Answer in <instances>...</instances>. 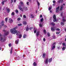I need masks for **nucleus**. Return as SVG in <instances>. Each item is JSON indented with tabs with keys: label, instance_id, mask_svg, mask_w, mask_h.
<instances>
[{
	"label": "nucleus",
	"instance_id": "nucleus-1",
	"mask_svg": "<svg viewBox=\"0 0 66 66\" xmlns=\"http://www.w3.org/2000/svg\"><path fill=\"white\" fill-rule=\"evenodd\" d=\"M17 28V27H15L10 30V32L12 33L13 34H16L17 35H18L19 34V32L18 31V30H16V29Z\"/></svg>",
	"mask_w": 66,
	"mask_h": 66
},
{
	"label": "nucleus",
	"instance_id": "nucleus-2",
	"mask_svg": "<svg viewBox=\"0 0 66 66\" xmlns=\"http://www.w3.org/2000/svg\"><path fill=\"white\" fill-rule=\"evenodd\" d=\"M0 40L1 42H4L6 40V38L4 37H2V36L1 34H0Z\"/></svg>",
	"mask_w": 66,
	"mask_h": 66
},
{
	"label": "nucleus",
	"instance_id": "nucleus-3",
	"mask_svg": "<svg viewBox=\"0 0 66 66\" xmlns=\"http://www.w3.org/2000/svg\"><path fill=\"white\" fill-rule=\"evenodd\" d=\"M52 48V50H53V49H54L55 48V43H54L51 47Z\"/></svg>",
	"mask_w": 66,
	"mask_h": 66
},
{
	"label": "nucleus",
	"instance_id": "nucleus-4",
	"mask_svg": "<svg viewBox=\"0 0 66 66\" xmlns=\"http://www.w3.org/2000/svg\"><path fill=\"white\" fill-rule=\"evenodd\" d=\"M3 31L4 32H5V35H7L9 34V31H7L5 30L4 29L3 30Z\"/></svg>",
	"mask_w": 66,
	"mask_h": 66
},
{
	"label": "nucleus",
	"instance_id": "nucleus-5",
	"mask_svg": "<svg viewBox=\"0 0 66 66\" xmlns=\"http://www.w3.org/2000/svg\"><path fill=\"white\" fill-rule=\"evenodd\" d=\"M53 18L54 19L53 21L54 22H55L56 21V16L55 15H54L53 16Z\"/></svg>",
	"mask_w": 66,
	"mask_h": 66
},
{
	"label": "nucleus",
	"instance_id": "nucleus-6",
	"mask_svg": "<svg viewBox=\"0 0 66 66\" xmlns=\"http://www.w3.org/2000/svg\"><path fill=\"white\" fill-rule=\"evenodd\" d=\"M60 7L59 6H58V7H57L56 9V12L57 13H59V8Z\"/></svg>",
	"mask_w": 66,
	"mask_h": 66
},
{
	"label": "nucleus",
	"instance_id": "nucleus-7",
	"mask_svg": "<svg viewBox=\"0 0 66 66\" xmlns=\"http://www.w3.org/2000/svg\"><path fill=\"white\" fill-rule=\"evenodd\" d=\"M21 6H20V5H19V9L22 12H23V9L21 8Z\"/></svg>",
	"mask_w": 66,
	"mask_h": 66
},
{
	"label": "nucleus",
	"instance_id": "nucleus-8",
	"mask_svg": "<svg viewBox=\"0 0 66 66\" xmlns=\"http://www.w3.org/2000/svg\"><path fill=\"white\" fill-rule=\"evenodd\" d=\"M9 20L10 23H12V22H13V20L11 18L9 19Z\"/></svg>",
	"mask_w": 66,
	"mask_h": 66
},
{
	"label": "nucleus",
	"instance_id": "nucleus-9",
	"mask_svg": "<svg viewBox=\"0 0 66 66\" xmlns=\"http://www.w3.org/2000/svg\"><path fill=\"white\" fill-rule=\"evenodd\" d=\"M51 29L52 31H55V27H53L51 28Z\"/></svg>",
	"mask_w": 66,
	"mask_h": 66
},
{
	"label": "nucleus",
	"instance_id": "nucleus-10",
	"mask_svg": "<svg viewBox=\"0 0 66 66\" xmlns=\"http://www.w3.org/2000/svg\"><path fill=\"white\" fill-rule=\"evenodd\" d=\"M45 63L47 64L48 63V59L47 58L45 59Z\"/></svg>",
	"mask_w": 66,
	"mask_h": 66
},
{
	"label": "nucleus",
	"instance_id": "nucleus-11",
	"mask_svg": "<svg viewBox=\"0 0 66 66\" xmlns=\"http://www.w3.org/2000/svg\"><path fill=\"white\" fill-rule=\"evenodd\" d=\"M20 4H21V6H23V5H24V4H23V3L22 2H20Z\"/></svg>",
	"mask_w": 66,
	"mask_h": 66
},
{
	"label": "nucleus",
	"instance_id": "nucleus-12",
	"mask_svg": "<svg viewBox=\"0 0 66 66\" xmlns=\"http://www.w3.org/2000/svg\"><path fill=\"white\" fill-rule=\"evenodd\" d=\"M23 24L25 26H26V24H27V22H26V21H23Z\"/></svg>",
	"mask_w": 66,
	"mask_h": 66
},
{
	"label": "nucleus",
	"instance_id": "nucleus-13",
	"mask_svg": "<svg viewBox=\"0 0 66 66\" xmlns=\"http://www.w3.org/2000/svg\"><path fill=\"white\" fill-rule=\"evenodd\" d=\"M39 31H38L36 33V35L37 36L38 35H39Z\"/></svg>",
	"mask_w": 66,
	"mask_h": 66
},
{
	"label": "nucleus",
	"instance_id": "nucleus-14",
	"mask_svg": "<svg viewBox=\"0 0 66 66\" xmlns=\"http://www.w3.org/2000/svg\"><path fill=\"white\" fill-rule=\"evenodd\" d=\"M52 58H51V59H48V62L49 63H51L52 61Z\"/></svg>",
	"mask_w": 66,
	"mask_h": 66
},
{
	"label": "nucleus",
	"instance_id": "nucleus-15",
	"mask_svg": "<svg viewBox=\"0 0 66 66\" xmlns=\"http://www.w3.org/2000/svg\"><path fill=\"white\" fill-rule=\"evenodd\" d=\"M34 33H35V34L36 33V31L37 30V29H36L35 28H34Z\"/></svg>",
	"mask_w": 66,
	"mask_h": 66
},
{
	"label": "nucleus",
	"instance_id": "nucleus-16",
	"mask_svg": "<svg viewBox=\"0 0 66 66\" xmlns=\"http://www.w3.org/2000/svg\"><path fill=\"white\" fill-rule=\"evenodd\" d=\"M50 24H51L52 26H55V23L54 22H52L50 23Z\"/></svg>",
	"mask_w": 66,
	"mask_h": 66
},
{
	"label": "nucleus",
	"instance_id": "nucleus-17",
	"mask_svg": "<svg viewBox=\"0 0 66 66\" xmlns=\"http://www.w3.org/2000/svg\"><path fill=\"white\" fill-rule=\"evenodd\" d=\"M30 17L31 18H33L34 17V16L32 14H31L30 16Z\"/></svg>",
	"mask_w": 66,
	"mask_h": 66
},
{
	"label": "nucleus",
	"instance_id": "nucleus-18",
	"mask_svg": "<svg viewBox=\"0 0 66 66\" xmlns=\"http://www.w3.org/2000/svg\"><path fill=\"white\" fill-rule=\"evenodd\" d=\"M18 40H19V39H18V40L17 41H15V43L16 44H18V42H19V41H18Z\"/></svg>",
	"mask_w": 66,
	"mask_h": 66
},
{
	"label": "nucleus",
	"instance_id": "nucleus-19",
	"mask_svg": "<svg viewBox=\"0 0 66 66\" xmlns=\"http://www.w3.org/2000/svg\"><path fill=\"white\" fill-rule=\"evenodd\" d=\"M65 23L64 22H62L61 23V25H62V26H64V25Z\"/></svg>",
	"mask_w": 66,
	"mask_h": 66
},
{
	"label": "nucleus",
	"instance_id": "nucleus-20",
	"mask_svg": "<svg viewBox=\"0 0 66 66\" xmlns=\"http://www.w3.org/2000/svg\"><path fill=\"white\" fill-rule=\"evenodd\" d=\"M4 21H3L1 23V25L2 26H3L4 25Z\"/></svg>",
	"mask_w": 66,
	"mask_h": 66
},
{
	"label": "nucleus",
	"instance_id": "nucleus-21",
	"mask_svg": "<svg viewBox=\"0 0 66 66\" xmlns=\"http://www.w3.org/2000/svg\"><path fill=\"white\" fill-rule=\"evenodd\" d=\"M63 9V5H62L61 7V8L60 9V11H62Z\"/></svg>",
	"mask_w": 66,
	"mask_h": 66
},
{
	"label": "nucleus",
	"instance_id": "nucleus-22",
	"mask_svg": "<svg viewBox=\"0 0 66 66\" xmlns=\"http://www.w3.org/2000/svg\"><path fill=\"white\" fill-rule=\"evenodd\" d=\"M63 19L62 20V21H63V22H66V19H65L64 18V17H63Z\"/></svg>",
	"mask_w": 66,
	"mask_h": 66
},
{
	"label": "nucleus",
	"instance_id": "nucleus-23",
	"mask_svg": "<svg viewBox=\"0 0 66 66\" xmlns=\"http://www.w3.org/2000/svg\"><path fill=\"white\" fill-rule=\"evenodd\" d=\"M13 51V48H11L10 51V53L11 54H12V51Z\"/></svg>",
	"mask_w": 66,
	"mask_h": 66
},
{
	"label": "nucleus",
	"instance_id": "nucleus-24",
	"mask_svg": "<svg viewBox=\"0 0 66 66\" xmlns=\"http://www.w3.org/2000/svg\"><path fill=\"white\" fill-rule=\"evenodd\" d=\"M26 37H27V36H26V35L25 34H24L23 38H26Z\"/></svg>",
	"mask_w": 66,
	"mask_h": 66
},
{
	"label": "nucleus",
	"instance_id": "nucleus-25",
	"mask_svg": "<svg viewBox=\"0 0 66 66\" xmlns=\"http://www.w3.org/2000/svg\"><path fill=\"white\" fill-rule=\"evenodd\" d=\"M33 65L34 66H36V63H35V62H34L33 64Z\"/></svg>",
	"mask_w": 66,
	"mask_h": 66
},
{
	"label": "nucleus",
	"instance_id": "nucleus-26",
	"mask_svg": "<svg viewBox=\"0 0 66 66\" xmlns=\"http://www.w3.org/2000/svg\"><path fill=\"white\" fill-rule=\"evenodd\" d=\"M62 49V50L63 51H64V50H65V49H66V48L65 47H63Z\"/></svg>",
	"mask_w": 66,
	"mask_h": 66
},
{
	"label": "nucleus",
	"instance_id": "nucleus-27",
	"mask_svg": "<svg viewBox=\"0 0 66 66\" xmlns=\"http://www.w3.org/2000/svg\"><path fill=\"white\" fill-rule=\"evenodd\" d=\"M39 26L40 28H41L43 27V24H41L40 23L39 24Z\"/></svg>",
	"mask_w": 66,
	"mask_h": 66
},
{
	"label": "nucleus",
	"instance_id": "nucleus-28",
	"mask_svg": "<svg viewBox=\"0 0 66 66\" xmlns=\"http://www.w3.org/2000/svg\"><path fill=\"white\" fill-rule=\"evenodd\" d=\"M7 13H9L10 11V10L9 9H7Z\"/></svg>",
	"mask_w": 66,
	"mask_h": 66
},
{
	"label": "nucleus",
	"instance_id": "nucleus-29",
	"mask_svg": "<svg viewBox=\"0 0 66 66\" xmlns=\"http://www.w3.org/2000/svg\"><path fill=\"white\" fill-rule=\"evenodd\" d=\"M45 55H46V54L45 53L43 54V57H44V58L45 57Z\"/></svg>",
	"mask_w": 66,
	"mask_h": 66
},
{
	"label": "nucleus",
	"instance_id": "nucleus-30",
	"mask_svg": "<svg viewBox=\"0 0 66 66\" xmlns=\"http://www.w3.org/2000/svg\"><path fill=\"white\" fill-rule=\"evenodd\" d=\"M44 20V19L43 18H42L41 19L40 21L41 22H43Z\"/></svg>",
	"mask_w": 66,
	"mask_h": 66
},
{
	"label": "nucleus",
	"instance_id": "nucleus-31",
	"mask_svg": "<svg viewBox=\"0 0 66 66\" xmlns=\"http://www.w3.org/2000/svg\"><path fill=\"white\" fill-rule=\"evenodd\" d=\"M21 37H22V35L20 34L19 35V37L20 38Z\"/></svg>",
	"mask_w": 66,
	"mask_h": 66
},
{
	"label": "nucleus",
	"instance_id": "nucleus-32",
	"mask_svg": "<svg viewBox=\"0 0 66 66\" xmlns=\"http://www.w3.org/2000/svg\"><path fill=\"white\" fill-rule=\"evenodd\" d=\"M47 35L48 37H50V34L49 32L47 33Z\"/></svg>",
	"mask_w": 66,
	"mask_h": 66
},
{
	"label": "nucleus",
	"instance_id": "nucleus-33",
	"mask_svg": "<svg viewBox=\"0 0 66 66\" xmlns=\"http://www.w3.org/2000/svg\"><path fill=\"white\" fill-rule=\"evenodd\" d=\"M11 15H15V14L14 13V12H13L11 14Z\"/></svg>",
	"mask_w": 66,
	"mask_h": 66
},
{
	"label": "nucleus",
	"instance_id": "nucleus-34",
	"mask_svg": "<svg viewBox=\"0 0 66 66\" xmlns=\"http://www.w3.org/2000/svg\"><path fill=\"white\" fill-rule=\"evenodd\" d=\"M44 33L45 34H46L47 33V32H46V31L45 30H44Z\"/></svg>",
	"mask_w": 66,
	"mask_h": 66
},
{
	"label": "nucleus",
	"instance_id": "nucleus-35",
	"mask_svg": "<svg viewBox=\"0 0 66 66\" xmlns=\"http://www.w3.org/2000/svg\"><path fill=\"white\" fill-rule=\"evenodd\" d=\"M24 10L25 11H27V10H28V8L26 7L24 8Z\"/></svg>",
	"mask_w": 66,
	"mask_h": 66
},
{
	"label": "nucleus",
	"instance_id": "nucleus-36",
	"mask_svg": "<svg viewBox=\"0 0 66 66\" xmlns=\"http://www.w3.org/2000/svg\"><path fill=\"white\" fill-rule=\"evenodd\" d=\"M37 3L38 6H39L40 5V3L38 2V1H37Z\"/></svg>",
	"mask_w": 66,
	"mask_h": 66
},
{
	"label": "nucleus",
	"instance_id": "nucleus-37",
	"mask_svg": "<svg viewBox=\"0 0 66 66\" xmlns=\"http://www.w3.org/2000/svg\"><path fill=\"white\" fill-rule=\"evenodd\" d=\"M15 12L16 13H18V11L17 10H15Z\"/></svg>",
	"mask_w": 66,
	"mask_h": 66
},
{
	"label": "nucleus",
	"instance_id": "nucleus-38",
	"mask_svg": "<svg viewBox=\"0 0 66 66\" xmlns=\"http://www.w3.org/2000/svg\"><path fill=\"white\" fill-rule=\"evenodd\" d=\"M2 5H4V1H2Z\"/></svg>",
	"mask_w": 66,
	"mask_h": 66
},
{
	"label": "nucleus",
	"instance_id": "nucleus-39",
	"mask_svg": "<svg viewBox=\"0 0 66 66\" xmlns=\"http://www.w3.org/2000/svg\"><path fill=\"white\" fill-rule=\"evenodd\" d=\"M7 19H8L7 18H6L5 19V21H6V22H7Z\"/></svg>",
	"mask_w": 66,
	"mask_h": 66
},
{
	"label": "nucleus",
	"instance_id": "nucleus-40",
	"mask_svg": "<svg viewBox=\"0 0 66 66\" xmlns=\"http://www.w3.org/2000/svg\"><path fill=\"white\" fill-rule=\"evenodd\" d=\"M28 30H29V28H28V27H27L26 29V31H28Z\"/></svg>",
	"mask_w": 66,
	"mask_h": 66
},
{
	"label": "nucleus",
	"instance_id": "nucleus-41",
	"mask_svg": "<svg viewBox=\"0 0 66 66\" xmlns=\"http://www.w3.org/2000/svg\"><path fill=\"white\" fill-rule=\"evenodd\" d=\"M23 17L24 18H26V16L25 15H23Z\"/></svg>",
	"mask_w": 66,
	"mask_h": 66
},
{
	"label": "nucleus",
	"instance_id": "nucleus-42",
	"mask_svg": "<svg viewBox=\"0 0 66 66\" xmlns=\"http://www.w3.org/2000/svg\"><path fill=\"white\" fill-rule=\"evenodd\" d=\"M20 19H21V18H19L18 19V21H19V20H20Z\"/></svg>",
	"mask_w": 66,
	"mask_h": 66
},
{
	"label": "nucleus",
	"instance_id": "nucleus-43",
	"mask_svg": "<svg viewBox=\"0 0 66 66\" xmlns=\"http://www.w3.org/2000/svg\"><path fill=\"white\" fill-rule=\"evenodd\" d=\"M62 44V45L63 46H65V44L64 43H63Z\"/></svg>",
	"mask_w": 66,
	"mask_h": 66
},
{
	"label": "nucleus",
	"instance_id": "nucleus-44",
	"mask_svg": "<svg viewBox=\"0 0 66 66\" xmlns=\"http://www.w3.org/2000/svg\"><path fill=\"white\" fill-rule=\"evenodd\" d=\"M18 26H22V24H18Z\"/></svg>",
	"mask_w": 66,
	"mask_h": 66
},
{
	"label": "nucleus",
	"instance_id": "nucleus-45",
	"mask_svg": "<svg viewBox=\"0 0 66 66\" xmlns=\"http://www.w3.org/2000/svg\"><path fill=\"white\" fill-rule=\"evenodd\" d=\"M56 33L57 34H59L60 33V32H57Z\"/></svg>",
	"mask_w": 66,
	"mask_h": 66
},
{
	"label": "nucleus",
	"instance_id": "nucleus-46",
	"mask_svg": "<svg viewBox=\"0 0 66 66\" xmlns=\"http://www.w3.org/2000/svg\"><path fill=\"white\" fill-rule=\"evenodd\" d=\"M56 31H60V29L59 28H57L56 29Z\"/></svg>",
	"mask_w": 66,
	"mask_h": 66
},
{
	"label": "nucleus",
	"instance_id": "nucleus-47",
	"mask_svg": "<svg viewBox=\"0 0 66 66\" xmlns=\"http://www.w3.org/2000/svg\"><path fill=\"white\" fill-rule=\"evenodd\" d=\"M48 10L50 11V10H51V7H49V9H48Z\"/></svg>",
	"mask_w": 66,
	"mask_h": 66
},
{
	"label": "nucleus",
	"instance_id": "nucleus-48",
	"mask_svg": "<svg viewBox=\"0 0 66 66\" xmlns=\"http://www.w3.org/2000/svg\"><path fill=\"white\" fill-rule=\"evenodd\" d=\"M58 3H61V1H60V0H59V1H58Z\"/></svg>",
	"mask_w": 66,
	"mask_h": 66
},
{
	"label": "nucleus",
	"instance_id": "nucleus-49",
	"mask_svg": "<svg viewBox=\"0 0 66 66\" xmlns=\"http://www.w3.org/2000/svg\"><path fill=\"white\" fill-rule=\"evenodd\" d=\"M53 3H56V2L55 1H53Z\"/></svg>",
	"mask_w": 66,
	"mask_h": 66
},
{
	"label": "nucleus",
	"instance_id": "nucleus-50",
	"mask_svg": "<svg viewBox=\"0 0 66 66\" xmlns=\"http://www.w3.org/2000/svg\"><path fill=\"white\" fill-rule=\"evenodd\" d=\"M43 40L44 42H45V41H46V39H45V38H43Z\"/></svg>",
	"mask_w": 66,
	"mask_h": 66
},
{
	"label": "nucleus",
	"instance_id": "nucleus-51",
	"mask_svg": "<svg viewBox=\"0 0 66 66\" xmlns=\"http://www.w3.org/2000/svg\"><path fill=\"white\" fill-rule=\"evenodd\" d=\"M9 47H11V44L10 43V44H9Z\"/></svg>",
	"mask_w": 66,
	"mask_h": 66
},
{
	"label": "nucleus",
	"instance_id": "nucleus-52",
	"mask_svg": "<svg viewBox=\"0 0 66 66\" xmlns=\"http://www.w3.org/2000/svg\"><path fill=\"white\" fill-rule=\"evenodd\" d=\"M42 17H43V15H40V18H42Z\"/></svg>",
	"mask_w": 66,
	"mask_h": 66
},
{
	"label": "nucleus",
	"instance_id": "nucleus-53",
	"mask_svg": "<svg viewBox=\"0 0 66 66\" xmlns=\"http://www.w3.org/2000/svg\"><path fill=\"white\" fill-rule=\"evenodd\" d=\"M32 28H29V30H31V29H32Z\"/></svg>",
	"mask_w": 66,
	"mask_h": 66
},
{
	"label": "nucleus",
	"instance_id": "nucleus-54",
	"mask_svg": "<svg viewBox=\"0 0 66 66\" xmlns=\"http://www.w3.org/2000/svg\"><path fill=\"white\" fill-rule=\"evenodd\" d=\"M60 1L61 3H62V2H63V0H60Z\"/></svg>",
	"mask_w": 66,
	"mask_h": 66
},
{
	"label": "nucleus",
	"instance_id": "nucleus-55",
	"mask_svg": "<svg viewBox=\"0 0 66 66\" xmlns=\"http://www.w3.org/2000/svg\"><path fill=\"white\" fill-rule=\"evenodd\" d=\"M29 2H27V4L28 5H29Z\"/></svg>",
	"mask_w": 66,
	"mask_h": 66
},
{
	"label": "nucleus",
	"instance_id": "nucleus-56",
	"mask_svg": "<svg viewBox=\"0 0 66 66\" xmlns=\"http://www.w3.org/2000/svg\"><path fill=\"white\" fill-rule=\"evenodd\" d=\"M11 2L12 3H13V0H11Z\"/></svg>",
	"mask_w": 66,
	"mask_h": 66
},
{
	"label": "nucleus",
	"instance_id": "nucleus-57",
	"mask_svg": "<svg viewBox=\"0 0 66 66\" xmlns=\"http://www.w3.org/2000/svg\"><path fill=\"white\" fill-rule=\"evenodd\" d=\"M1 26L0 25V30L1 29Z\"/></svg>",
	"mask_w": 66,
	"mask_h": 66
},
{
	"label": "nucleus",
	"instance_id": "nucleus-58",
	"mask_svg": "<svg viewBox=\"0 0 66 66\" xmlns=\"http://www.w3.org/2000/svg\"><path fill=\"white\" fill-rule=\"evenodd\" d=\"M61 16H62V15H63V13H62L61 14Z\"/></svg>",
	"mask_w": 66,
	"mask_h": 66
},
{
	"label": "nucleus",
	"instance_id": "nucleus-59",
	"mask_svg": "<svg viewBox=\"0 0 66 66\" xmlns=\"http://www.w3.org/2000/svg\"><path fill=\"white\" fill-rule=\"evenodd\" d=\"M53 6H55V4H53Z\"/></svg>",
	"mask_w": 66,
	"mask_h": 66
},
{
	"label": "nucleus",
	"instance_id": "nucleus-60",
	"mask_svg": "<svg viewBox=\"0 0 66 66\" xmlns=\"http://www.w3.org/2000/svg\"><path fill=\"white\" fill-rule=\"evenodd\" d=\"M16 0H14V2H16Z\"/></svg>",
	"mask_w": 66,
	"mask_h": 66
},
{
	"label": "nucleus",
	"instance_id": "nucleus-61",
	"mask_svg": "<svg viewBox=\"0 0 66 66\" xmlns=\"http://www.w3.org/2000/svg\"><path fill=\"white\" fill-rule=\"evenodd\" d=\"M20 17H22V15H21V14L20 15Z\"/></svg>",
	"mask_w": 66,
	"mask_h": 66
},
{
	"label": "nucleus",
	"instance_id": "nucleus-62",
	"mask_svg": "<svg viewBox=\"0 0 66 66\" xmlns=\"http://www.w3.org/2000/svg\"><path fill=\"white\" fill-rule=\"evenodd\" d=\"M65 31L66 32V28H65L64 29Z\"/></svg>",
	"mask_w": 66,
	"mask_h": 66
},
{
	"label": "nucleus",
	"instance_id": "nucleus-63",
	"mask_svg": "<svg viewBox=\"0 0 66 66\" xmlns=\"http://www.w3.org/2000/svg\"><path fill=\"white\" fill-rule=\"evenodd\" d=\"M5 28H7V26H5Z\"/></svg>",
	"mask_w": 66,
	"mask_h": 66
},
{
	"label": "nucleus",
	"instance_id": "nucleus-64",
	"mask_svg": "<svg viewBox=\"0 0 66 66\" xmlns=\"http://www.w3.org/2000/svg\"><path fill=\"white\" fill-rule=\"evenodd\" d=\"M65 41L66 42V38L65 39Z\"/></svg>",
	"mask_w": 66,
	"mask_h": 66
}]
</instances>
